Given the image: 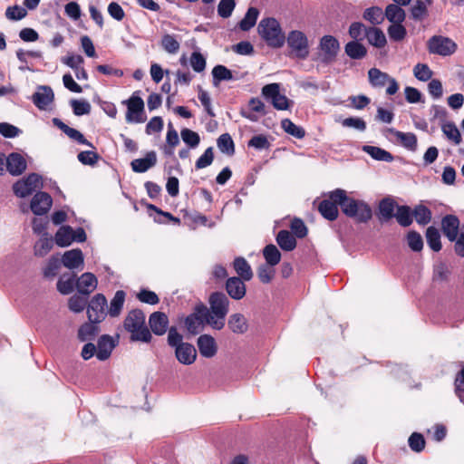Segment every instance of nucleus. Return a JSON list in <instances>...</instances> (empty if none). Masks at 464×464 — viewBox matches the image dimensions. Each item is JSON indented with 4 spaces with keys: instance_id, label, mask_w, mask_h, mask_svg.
<instances>
[{
    "instance_id": "1",
    "label": "nucleus",
    "mask_w": 464,
    "mask_h": 464,
    "mask_svg": "<svg viewBox=\"0 0 464 464\" xmlns=\"http://www.w3.org/2000/svg\"><path fill=\"white\" fill-rule=\"evenodd\" d=\"M330 198L338 202L342 211L357 222L365 223L372 217V210L367 203L347 197L343 189L337 188L330 192Z\"/></svg>"
},
{
    "instance_id": "2",
    "label": "nucleus",
    "mask_w": 464,
    "mask_h": 464,
    "mask_svg": "<svg viewBox=\"0 0 464 464\" xmlns=\"http://www.w3.org/2000/svg\"><path fill=\"white\" fill-rule=\"evenodd\" d=\"M208 304L211 328L214 330L223 329L226 323V316L229 310V300L227 296L221 292L212 293L208 298Z\"/></svg>"
},
{
    "instance_id": "3",
    "label": "nucleus",
    "mask_w": 464,
    "mask_h": 464,
    "mask_svg": "<svg viewBox=\"0 0 464 464\" xmlns=\"http://www.w3.org/2000/svg\"><path fill=\"white\" fill-rule=\"evenodd\" d=\"M124 327L130 333L131 341L150 342L151 334L145 325V314L141 310L130 311L124 320Z\"/></svg>"
},
{
    "instance_id": "4",
    "label": "nucleus",
    "mask_w": 464,
    "mask_h": 464,
    "mask_svg": "<svg viewBox=\"0 0 464 464\" xmlns=\"http://www.w3.org/2000/svg\"><path fill=\"white\" fill-rule=\"evenodd\" d=\"M257 32L267 45L273 48L282 47L285 42L280 24L273 17L263 18L258 24Z\"/></svg>"
},
{
    "instance_id": "5",
    "label": "nucleus",
    "mask_w": 464,
    "mask_h": 464,
    "mask_svg": "<svg viewBox=\"0 0 464 464\" xmlns=\"http://www.w3.org/2000/svg\"><path fill=\"white\" fill-rule=\"evenodd\" d=\"M209 318L208 308L203 304H198L185 318L184 324L189 334L196 335L204 330L206 324L211 327Z\"/></svg>"
},
{
    "instance_id": "6",
    "label": "nucleus",
    "mask_w": 464,
    "mask_h": 464,
    "mask_svg": "<svg viewBox=\"0 0 464 464\" xmlns=\"http://www.w3.org/2000/svg\"><path fill=\"white\" fill-rule=\"evenodd\" d=\"M291 53L298 58L304 60L309 55V43L306 35L298 30L291 31L285 38Z\"/></svg>"
},
{
    "instance_id": "7",
    "label": "nucleus",
    "mask_w": 464,
    "mask_h": 464,
    "mask_svg": "<svg viewBox=\"0 0 464 464\" xmlns=\"http://www.w3.org/2000/svg\"><path fill=\"white\" fill-rule=\"evenodd\" d=\"M457 44L447 36L433 35L427 42V49L431 54L450 56L457 51Z\"/></svg>"
},
{
    "instance_id": "8",
    "label": "nucleus",
    "mask_w": 464,
    "mask_h": 464,
    "mask_svg": "<svg viewBox=\"0 0 464 464\" xmlns=\"http://www.w3.org/2000/svg\"><path fill=\"white\" fill-rule=\"evenodd\" d=\"M339 49L340 44L336 38L332 35H324L320 40L316 59L322 63L329 64L335 60Z\"/></svg>"
},
{
    "instance_id": "9",
    "label": "nucleus",
    "mask_w": 464,
    "mask_h": 464,
    "mask_svg": "<svg viewBox=\"0 0 464 464\" xmlns=\"http://www.w3.org/2000/svg\"><path fill=\"white\" fill-rule=\"evenodd\" d=\"M262 95L269 101L275 109L279 111L287 110L292 102L285 95L280 93L278 83H269L262 88Z\"/></svg>"
},
{
    "instance_id": "10",
    "label": "nucleus",
    "mask_w": 464,
    "mask_h": 464,
    "mask_svg": "<svg viewBox=\"0 0 464 464\" xmlns=\"http://www.w3.org/2000/svg\"><path fill=\"white\" fill-rule=\"evenodd\" d=\"M41 177L38 174L32 173L25 179L16 181L13 186V190L15 196L25 198L41 188Z\"/></svg>"
},
{
    "instance_id": "11",
    "label": "nucleus",
    "mask_w": 464,
    "mask_h": 464,
    "mask_svg": "<svg viewBox=\"0 0 464 464\" xmlns=\"http://www.w3.org/2000/svg\"><path fill=\"white\" fill-rule=\"evenodd\" d=\"M106 306L107 300L102 294L94 295L87 307V314L90 322L101 323L105 318Z\"/></svg>"
},
{
    "instance_id": "12",
    "label": "nucleus",
    "mask_w": 464,
    "mask_h": 464,
    "mask_svg": "<svg viewBox=\"0 0 464 464\" xmlns=\"http://www.w3.org/2000/svg\"><path fill=\"white\" fill-rule=\"evenodd\" d=\"M124 102L127 104L126 121L128 122L140 123L145 121L143 117L144 102L140 97L133 94Z\"/></svg>"
},
{
    "instance_id": "13",
    "label": "nucleus",
    "mask_w": 464,
    "mask_h": 464,
    "mask_svg": "<svg viewBox=\"0 0 464 464\" xmlns=\"http://www.w3.org/2000/svg\"><path fill=\"white\" fill-rule=\"evenodd\" d=\"M52 204L53 199L48 193L38 192L32 198L30 208L34 214L41 216L47 213Z\"/></svg>"
},
{
    "instance_id": "14",
    "label": "nucleus",
    "mask_w": 464,
    "mask_h": 464,
    "mask_svg": "<svg viewBox=\"0 0 464 464\" xmlns=\"http://www.w3.org/2000/svg\"><path fill=\"white\" fill-rule=\"evenodd\" d=\"M459 220L454 215H446L441 220V229L445 237L453 242L459 235Z\"/></svg>"
},
{
    "instance_id": "15",
    "label": "nucleus",
    "mask_w": 464,
    "mask_h": 464,
    "mask_svg": "<svg viewBox=\"0 0 464 464\" xmlns=\"http://www.w3.org/2000/svg\"><path fill=\"white\" fill-rule=\"evenodd\" d=\"M175 356L180 363L190 365L197 359V350L188 343L179 344L177 349H175Z\"/></svg>"
},
{
    "instance_id": "16",
    "label": "nucleus",
    "mask_w": 464,
    "mask_h": 464,
    "mask_svg": "<svg viewBox=\"0 0 464 464\" xmlns=\"http://www.w3.org/2000/svg\"><path fill=\"white\" fill-rule=\"evenodd\" d=\"M200 354L205 358H212L218 352L215 339L209 334H202L197 340Z\"/></svg>"
},
{
    "instance_id": "17",
    "label": "nucleus",
    "mask_w": 464,
    "mask_h": 464,
    "mask_svg": "<svg viewBox=\"0 0 464 464\" xmlns=\"http://www.w3.org/2000/svg\"><path fill=\"white\" fill-rule=\"evenodd\" d=\"M54 94L51 87L40 86L33 95V102L40 110H45L53 101Z\"/></svg>"
},
{
    "instance_id": "18",
    "label": "nucleus",
    "mask_w": 464,
    "mask_h": 464,
    "mask_svg": "<svg viewBox=\"0 0 464 464\" xmlns=\"http://www.w3.org/2000/svg\"><path fill=\"white\" fill-rule=\"evenodd\" d=\"M149 324L156 335H163L168 330L169 318L162 312H154L150 315Z\"/></svg>"
},
{
    "instance_id": "19",
    "label": "nucleus",
    "mask_w": 464,
    "mask_h": 464,
    "mask_svg": "<svg viewBox=\"0 0 464 464\" xmlns=\"http://www.w3.org/2000/svg\"><path fill=\"white\" fill-rule=\"evenodd\" d=\"M157 163L156 152L149 151L142 159H136L130 162L131 169L137 173L146 172L150 168L154 167Z\"/></svg>"
},
{
    "instance_id": "20",
    "label": "nucleus",
    "mask_w": 464,
    "mask_h": 464,
    "mask_svg": "<svg viewBox=\"0 0 464 464\" xmlns=\"http://www.w3.org/2000/svg\"><path fill=\"white\" fill-rule=\"evenodd\" d=\"M53 124L63 130L70 139L77 141L79 144L86 145L88 147L93 148L92 143L87 140L84 136L77 130L69 127L65 123H63L61 120L54 118L53 119Z\"/></svg>"
},
{
    "instance_id": "21",
    "label": "nucleus",
    "mask_w": 464,
    "mask_h": 464,
    "mask_svg": "<svg viewBox=\"0 0 464 464\" xmlns=\"http://www.w3.org/2000/svg\"><path fill=\"white\" fill-rule=\"evenodd\" d=\"M229 330L236 334H244L248 331L247 319L240 313L232 314L227 321Z\"/></svg>"
},
{
    "instance_id": "22",
    "label": "nucleus",
    "mask_w": 464,
    "mask_h": 464,
    "mask_svg": "<svg viewBox=\"0 0 464 464\" xmlns=\"http://www.w3.org/2000/svg\"><path fill=\"white\" fill-rule=\"evenodd\" d=\"M63 265L69 269H77L83 266V255L81 249L66 251L62 257Z\"/></svg>"
},
{
    "instance_id": "23",
    "label": "nucleus",
    "mask_w": 464,
    "mask_h": 464,
    "mask_svg": "<svg viewBox=\"0 0 464 464\" xmlns=\"http://www.w3.org/2000/svg\"><path fill=\"white\" fill-rule=\"evenodd\" d=\"M227 294L236 300L242 299L246 295V285L243 279L239 277H230L226 284Z\"/></svg>"
},
{
    "instance_id": "24",
    "label": "nucleus",
    "mask_w": 464,
    "mask_h": 464,
    "mask_svg": "<svg viewBox=\"0 0 464 464\" xmlns=\"http://www.w3.org/2000/svg\"><path fill=\"white\" fill-rule=\"evenodd\" d=\"M115 347L114 340L109 335H102L98 340L96 357L100 361L107 360Z\"/></svg>"
},
{
    "instance_id": "25",
    "label": "nucleus",
    "mask_w": 464,
    "mask_h": 464,
    "mask_svg": "<svg viewBox=\"0 0 464 464\" xmlns=\"http://www.w3.org/2000/svg\"><path fill=\"white\" fill-rule=\"evenodd\" d=\"M97 286V278L92 273L82 274L76 282L78 291L84 295H90Z\"/></svg>"
},
{
    "instance_id": "26",
    "label": "nucleus",
    "mask_w": 464,
    "mask_h": 464,
    "mask_svg": "<svg viewBox=\"0 0 464 464\" xmlns=\"http://www.w3.org/2000/svg\"><path fill=\"white\" fill-rule=\"evenodd\" d=\"M388 131L392 134L398 142L409 150L414 151L417 149V137L412 132H402L394 129H389Z\"/></svg>"
},
{
    "instance_id": "27",
    "label": "nucleus",
    "mask_w": 464,
    "mask_h": 464,
    "mask_svg": "<svg viewBox=\"0 0 464 464\" xmlns=\"http://www.w3.org/2000/svg\"><path fill=\"white\" fill-rule=\"evenodd\" d=\"M395 201L391 198L382 199L378 207V218L381 222H386L394 217Z\"/></svg>"
},
{
    "instance_id": "28",
    "label": "nucleus",
    "mask_w": 464,
    "mask_h": 464,
    "mask_svg": "<svg viewBox=\"0 0 464 464\" xmlns=\"http://www.w3.org/2000/svg\"><path fill=\"white\" fill-rule=\"evenodd\" d=\"M6 169L12 175H20L26 169L25 160L19 153H11L6 158Z\"/></svg>"
},
{
    "instance_id": "29",
    "label": "nucleus",
    "mask_w": 464,
    "mask_h": 464,
    "mask_svg": "<svg viewBox=\"0 0 464 464\" xmlns=\"http://www.w3.org/2000/svg\"><path fill=\"white\" fill-rule=\"evenodd\" d=\"M338 205V202H335L329 198L328 199H324L320 202L318 210L324 218L334 221L337 218L339 214Z\"/></svg>"
},
{
    "instance_id": "30",
    "label": "nucleus",
    "mask_w": 464,
    "mask_h": 464,
    "mask_svg": "<svg viewBox=\"0 0 464 464\" xmlns=\"http://www.w3.org/2000/svg\"><path fill=\"white\" fill-rule=\"evenodd\" d=\"M365 36L370 44L377 48L385 46L387 40L384 33L377 27H369L365 32Z\"/></svg>"
},
{
    "instance_id": "31",
    "label": "nucleus",
    "mask_w": 464,
    "mask_h": 464,
    "mask_svg": "<svg viewBox=\"0 0 464 464\" xmlns=\"http://www.w3.org/2000/svg\"><path fill=\"white\" fill-rule=\"evenodd\" d=\"M401 6L395 4L388 5L385 9L384 17L392 24L402 23L405 20L406 14Z\"/></svg>"
},
{
    "instance_id": "32",
    "label": "nucleus",
    "mask_w": 464,
    "mask_h": 464,
    "mask_svg": "<svg viewBox=\"0 0 464 464\" xmlns=\"http://www.w3.org/2000/svg\"><path fill=\"white\" fill-rule=\"evenodd\" d=\"M125 297L126 294L122 290H118L115 293L108 309V314L110 316L117 317L120 315L125 302Z\"/></svg>"
},
{
    "instance_id": "33",
    "label": "nucleus",
    "mask_w": 464,
    "mask_h": 464,
    "mask_svg": "<svg viewBox=\"0 0 464 464\" xmlns=\"http://www.w3.org/2000/svg\"><path fill=\"white\" fill-rule=\"evenodd\" d=\"M234 268L240 279L249 281L253 277L251 266L244 257H237L234 260Z\"/></svg>"
},
{
    "instance_id": "34",
    "label": "nucleus",
    "mask_w": 464,
    "mask_h": 464,
    "mask_svg": "<svg viewBox=\"0 0 464 464\" xmlns=\"http://www.w3.org/2000/svg\"><path fill=\"white\" fill-rule=\"evenodd\" d=\"M362 150L376 160L385 162H392L393 160V156L389 151L379 147L365 145Z\"/></svg>"
},
{
    "instance_id": "35",
    "label": "nucleus",
    "mask_w": 464,
    "mask_h": 464,
    "mask_svg": "<svg viewBox=\"0 0 464 464\" xmlns=\"http://www.w3.org/2000/svg\"><path fill=\"white\" fill-rule=\"evenodd\" d=\"M259 16V10L256 7H249L244 16V18L239 22L238 27L242 31H249L253 28L256 23V20Z\"/></svg>"
},
{
    "instance_id": "36",
    "label": "nucleus",
    "mask_w": 464,
    "mask_h": 464,
    "mask_svg": "<svg viewBox=\"0 0 464 464\" xmlns=\"http://www.w3.org/2000/svg\"><path fill=\"white\" fill-rule=\"evenodd\" d=\"M368 78L372 86L381 88L387 84L390 75L377 68H372L368 71Z\"/></svg>"
},
{
    "instance_id": "37",
    "label": "nucleus",
    "mask_w": 464,
    "mask_h": 464,
    "mask_svg": "<svg viewBox=\"0 0 464 464\" xmlns=\"http://www.w3.org/2000/svg\"><path fill=\"white\" fill-rule=\"evenodd\" d=\"M276 242L285 251H292L296 246L295 237L287 230H281L277 234Z\"/></svg>"
},
{
    "instance_id": "38",
    "label": "nucleus",
    "mask_w": 464,
    "mask_h": 464,
    "mask_svg": "<svg viewBox=\"0 0 464 464\" xmlns=\"http://www.w3.org/2000/svg\"><path fill=\"white\" fill-rule=\"evenodd\" d=\"M55 242L62 247L70 246L73 242L72 228L69 226L60 227L55 234Z\"/></svg>"
},
{
    "instance_id": "39",
    "label": "nucleus",
    "mask_w": 464,
    "mask_h": 464,
    "mask_svg": "<svg viewBox=\"0 0 464 464\" xmlns=\"http://www.w3.org/2000/svg\"><path fill=\"white\" fill-rule=\"evenodd\" d=\"M96 324L91 322L82 324L78 330V338L82 342L93 340L99 333V327Z\"/></svg>"
},
{
    "instance_id": "40",
    "label": "nucleus",
    "mask_w": 464,
    "mask_h": 464,
    "mask_svg": "<svg viewBox=\"0 0 464 464\" xmlns=\"http://www.w3.org/2000/svg\"><path fill=\"white\" fill-rule=\"evenodd\" d=\"M345 53L350 58L358 60L366 55L367 50L362 44L352 41L345 45Z\"/></svg>"
},
{
    "instance_id": "41",
    "label": "nucleus",
    "mask_w": 464,
    "mask_h": 464,
    "mask_svg": "<svg viewBox=\"0 0 464 464\" xmlns=\"http://www.w3.org/2000/svg\"><path fill=\"white\" fill-rule=\"evenodd\" d=\"M426 238L429 246L435 252L441 249L440 234L434 227H429L426 231Z\"/></svg>"
},
{
    "instance_id": "42",
    "label": "nucleus",
    "mask_w": 464,
    "mask_h": 464,
    "mask_svg": "<svg viewBox=\"0 0 464 464\" xmlns=\"http://www.w3.org/2000/svg\"><path fill=\"white\" fill-rule=\"evenodd\" d=\"M441 130L448 140L458 145L461 142V135L453 122H447L441 126Z\"/></svg>"
},
{
    "instance_id": "43",
    "label": "nucleus",
    "mask_w": 464,
    "mask_h": 464,
    "mask_svg": "<svg viewBox=\"0 0 464 464\" xmlns=\"http://www.w3.org/2000/svg\"><path fill=\"white\" fill-rule=\"evenodd\" d=\"M264 257L270 266L277 265L281 260V254L275 245H267L263 250Z\"/></svg>"
},
{
    "instance_id": "44",
    "label": "nucleus",
    "mask_w": 464,
    "mask_h": 464,
    "mask_svg": "<svg viewBox=\"0 0 464 464\" xmlns=\"http://www.w3.org/2000/svg\"><path fill=\"white\" fill-rule=\"evenodd\" d=\"M363 18L372 24H380L384 20V14L381 7L372 6L364 11Z\"/></svg>"
},
{
    "instance_id": "45",
    "label": "nucleus",
    "mask_w": 464,
    "mask_h": 464,
    "mask_svg": "<svg viewBox=\"0 0 464 464\" xmlns=\"http://www.w3.org/2000/svg\"><path fill=\"white\" fill-rule=\"evenodd\" d=\"M394 217L402 227H409L412 223V213L408 206H398Z\"/></svg>"
},
{
    "instance_id": "46",
    "label": "nucleus",
    "mask_w": 464,
    "mask_h": 464,
    "mask_svg": "<svg viewBox=\"0 0 464 464\" xmlns=\"http://www.w3.org/2000/svg\"><path fill=\"white\" fill-rule=\"evenodd\" d=\"M213 83L218 85L221 81L233 79L232 72L224 65H216L212 70Z\"/></svg>"
},
{
    "instance_id": "47",
    "label": "nucleus",
    "mask_w": 464,
    "mask_h": 464,
    "mask_svg": "<svg viewBox=\"0 0 464 464\" xmlns=\"http://www.w3.org/2000/svg\"><path fill=\"white\" fill-rule=\"evenodd\" d=\"M218 148L221 152L233 155L235 152L234 141L228 133L220 135L217 140Z\"/></svg>"
},
{
    "instance_id": "48",
    "label": "nucleus",
    "mask_w": 464,
    "mask_h": 464,
    "mask_svg": "<svg viewBox=\"0 0 464 464\" xmlns=\"http://www.w3.org/2000/svg\"><path fill=\"white\" fill-rule=\"evenodd\" d=\"M281 126L286 133L292 135L296 139H303L305 135L304 130L302 127L295 124L289 119L283 120L281 122Z\"/></svg>"
},
{
    "instance_id": "49",
    "label": "nucleus",
    "mask_w": 464,
    "mask_h": 464,
    "mask_svg": "<svg viewBox=\"0 0 464 464\" xmlns=\"http://www.w3.org/2000/svg\"><path fill=\"white\" fill-rule=\"evenodd\" d=\"M412 215L414 216L417 223H419L420 225H426L430 223L431 219L430 210L423 205L417 206L414 208Z\"/></svg>"
},
{
    "instance_id": "50",
    "label": "nucleus",
    "mask_w": 464,
    "mask_h": 464,
    "mask_svg": "<svg viewBox=\"0 0 464 464\" xmlns=\"http://www.w3.org/2000/svg\"><path fill=\"white\" fill-rule=\"evenodd\" d=\"M427 14V6L421 0H417L411 7V15L415 21H422Z\"/></svg>"
},
{
    "instance_id": "51",
    "label": "nucleus",
    "mask_w": 464,
    "mask_h": 464,
    "mask_svg": "<svg viewBox=\"0 0 464 464\" xmlns=\"http://www.w3.org/2000/svg\"><path fill=\"white\" fill-rule=\"evenodd\" d=\"M162 48L169 53H177L180 44L179 41L171 34H165L161 39Z\"/></svg>"
},
{
    "instance_id": "52",
    "label": "nucleus",
    "mask_w": 464,
    "mask_h": 464,
    "mask_svg": "<svg viewBox=\"0 0 464 464\" xmlns=\"http://www.w3.org/2000/svg\"><path fill=\"white\" fill-rule=\"evenodd\" d=\"M401 24H392L388 27V34L392 40L400 42L405 38L407 31Z\"/></svg>"
},
{
    "instance_id": "53",
    "label": "nucleus",
    "mask_w": 464,
    "mask_h": 464,
    "mask_svg": "<svg viewBox=\"0 0 464 464\" xmlns=\"http://www.w3.org/2000/svg\"><path fill=\"white\" fill-rule=\"evenodd\" d=\"M53 247V239L48 237L40 238L34 245V254L37 256H44Z\"/></svg>"
},
{
    "instance_id": "54",
    "label": "nucleus",
    "mask_w": 464,
    "mask_h": 464,
    "mask_svg": "<svg viewBox=\"0 0 464 464\" xmlns=\"http://www.w3.org/2000/svg\"><path fill=\"white\" fill-rule=\"evenodd\" d=\"M180 135L182 140L190 148H196L199 144V135L189 129L185 128L181 130Z\"/></svg>"
},
{
    "instance_id": "55",
    "label": "nucleus",
    "mask_w": 464,
    "mask_h": 464,
    "mask_svg": "<svg viewBox=\"0 0 464 464\" xmlns=\"http://www.w3.org/2000/svg\"><path fill=\"white\" fill-rule=\"evenodd\" d=\"M413 74L419 81L427 82L431 79L433 72L426 63H417Z\"/></svg>"
},
{
    "instance_id": "56",
    "label": "nucleus",
    "mask_w": 464,
    "mask_h": 464,
    "mask_svg": "<svg viewBox=\"0 0 464 464\" xmlns=\"http://www.w3.org/2000/svg\"><path fill=\"white\" fill-rule=\"evenodd\" d=\"M73 113L76 116L89 114L91 111V104L84 100H72L70 102Z\"/></svg>"
},
{
    "instance_id": "57",
    "label": "nucleus",
    "mask_w": 464,
    "mask_h": 464,
    "mask_svg": "<svg viewBox=\"0 0 464 464\" xmlns=\"http://www.w3.org/2000/svg\"><path fill=\"white\" fill-rule=\"evenodd\" d=\"M75 280L73 276H62L57 282V289L63 295H69L73 291Z\"/></svg>"
},
{
    "instance_id": "58",
    "label": "nucleus",
    "mask_w": 464,
    "mask_h": 464,
    "mask_svg": "<svg viewBox=\"0 0 464 464\" xmlns=\"http://www.w3.org/2000/svg\"><path fill=\"white\" fill-rule=\"evenodd\" d=\"M235 7V0H220L218 5V14L222 18H228L231 16Z\"/></svg>"
},
{
    "instance_id": "59",
    "label": "nucleus",
    "mask_w": 464,
    "mask_h": 464,
    "mask_svg": "<svg viewBox=\"0 0 464 464\" xmlns=\"http://www.w3.org/2000/svg\"><path fill=\"white\" fill-rule=\"evenodd\" d=\"M190 65L196 72H202L206 68V58L199 52H193L189 59Z\"/></svg>"
},
{
    "instance_id": "60",
    "label": "nucleus",
    "mask_w": 464,
    "mask_h": 464,
    "mask_svg": "<svg viewBox=\"0 0 464 464\" xmlns=\"http://www.w3.org/2000/svg\"><path fill=\"white\" fill-rule=\"evenodd\" d=\"M27 14L25 8L20 5L9 6L5 10V16L11 21H19L24 18Z\"/></svg>"
},
{
    "instance_id": "61",
    "label": "nucleus",
    "mask_w": 464,
    "mask_h": 464,
    "mask_svg": "<svg viewBox=\"0 0 464 464\" xmlns=\"http://www.w3.org/2000/svg\"><path fill=\"white\" fill-rule=\"evenodd\" d=\"M214 160L213 148H208L204 153L198 159L195 164L197 169L207 168L212 164Z\"/></svg>"
},
{
    "instance_id": "62",
    "label": "nucleus",
    "mask_w": 464,
    "mask_h": 464,
    "mask_svg": "<svg viewBox=\"0 0 464 464\" xmlns=\"http://www.w3.org/2000/svg\"><path fill=\"white\" fill-rule=\"evenodd\" d=\"M408 245L411 250L419 252L423 247L421 236L416 231H410L407 235Z\"/></svg>"
},
{
    "instance_id": "63",
    "label": "nucleus",
    "mask_w": 464,
    "mask_h": 464,
    "mask_svg": "<svg viewBox=\"0 0 464 464\" xmlns=\"http://www.w3.org/2000/svg\"><path fill=\"white\" fill-rule=\"evenodd\" d=\"M410 448L416 452H420L425 447V440L420 433L414 432L412 433L409 440Z\"/></svg>"
},
{
    "instance_id": "64",
    "label": "nucleus",
    "mask_w": 464,
    "mask_h": 464,
    "mask_svg": "<svg viewBox=\"0 0 464 464\" xmlns=\"http://www.w3.org/2000/svg\"><path fill=\"white\" fill-rule=\"evenodd\" d=\"M99 155L91 150L81 151L77 159L83 165L94 166L99 160Z\"/></svg>"
}]
</instances>
